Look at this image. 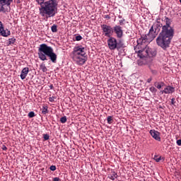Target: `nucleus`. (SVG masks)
Here are the masks:
<instances>
[{
    "mask_svg": "<svg viewBox=\"0 0 181 181\" xmlns=\"http://www.w3.org/2000/svg\"><path fill=\"white\" fill-rule=\"evenodd\" d=\"M110 179H111V180H115V179H117V173H113L110 177Z\"/></svg>",
    "mask_w": 181,
    "mask_h": 181,
    "instance_id": "nucleus-19",
    "label": "nucleus"
},
{
    "mask_svg": "<svg viewBox=\"0 0 181 181\" xmlns=\"http://www.w3.org/2000/svg\"><path fill=\"white\" fill-rule=\"evenodd\" d=\"M50 88H53V85H51V86H50Z\"/></svg>",
    "mask_w": 181,
    "mask_h": 181,
    "instance_id": "nucleus-35",
    "label": "nucleus"
},
{
    "mask_svg": "<svg viewBox=\"0 0 181 181\" xmlns=\"http://www.w3.org/2000/svg\"><path fill=\"white\" fill-rule=\"evenodd\" d=\"M71 57L76 64L82 65L86 63V48L83 46H78L74 48Z\"/></svg>",
    "mask_w": 181,
    "mask_h": 181,
    "instance_id": "nucleus-5",
    "label": "nucleus"
},
{
    "mask_svg": "<svg viewBox=\"0 0 181 181\" xmlns=\"http://www.w3.org/2000/svg\"><path fill=\"white\" fill-rule=\"evenodd\" d=\"M111 121H112V117H111V116L107 117L108 124H111Z\"/></svg>",
    "mask_w": 181,
    "mask_h": 181,
    "instance_id": "nucleus-24",
    "label": "nucleus"
},
{
    "mask_svg": "<svg viewBox=\"0 0 181 181\" xmlns=\"http://www.w3.org/2000/svg\"><path fill=\"white\" fill-rule=\"evenodd\" d=\"M159 30H160V24L156 23L151 26L147 35H143L137 40V45L134 47V50L140 59L156 56V51L149 48L148 45L158 36Z\"/></svg>",
    "mask_w": 181,
    "mask_h": 181,
    "instance_id": "nucleus-1",
    "label": "nucleus"
},
{
    "mask_svg": "<svg viewBox=\"0 0 181 181\" xmlns=\"http://www.w3.org/2000/svg\"><path fill=\"white\" fill-rule=\"evenodd\" d=\"M40 5V14L41 16L52 18L57 13V0H35Z\"/></svg>",
    "mask_w": 181,
    "mask_h": 181,
    "instance_id": "nucleus-3",
    "label": "nucleus"
},
{
    "mask_svg": "<svg viewBox=\"0 0 181 181\" xmlns=\"http://www.w3.org/2000/svg\"><path fill=\"white\" fill-rule=\"evenodd\" d=\"M16 40V39H15V37L10 38L8 40L9 45H13V43H15Z\"/></svg>",
    "mask_w": 181,
    "mask_h": 181,
    "instance_id": "nucleus-20",
    "label": "nucleus"
},
{
    "mask_svg": "<svg viewBox=\"0 0 181 181\" xmlns=\"http://www.w3.org/2000/svg\"><path fill=\"white\" fill-rule=\"evenodd\" d=\"M60 122L62 124H65V122H67V117L66 116L61 117Z\"/></svg>",
    "mask_w": 181,
    "mask_h": 181,
    "instance_id": "nucleus-17",
    "label": "nucleus"
},
{
    "mask_svg": "<svg viewBox=\"0 0 181 181\" xmlns=\"http://www.w3.org/2000/svg\"><path fill=\"white\" fill-rule=\"evenodd\" d=\"M177 145H178V146H181V139L177 141Z\"/></svg>",
    "mask_w": 181,
    "mask_h": 181,
    "instance_id": "nucleus-29",
    "label": "nucleus"
},
{
    "mask_svg": "<svg viewBox=\"0 0 181 181\" xmlns=\"http://www.w3.org/2000/svg\"><path fill=\"white\" fill-rule=\"evenodd\" d=\"M161 93L162 94H172V93H175V88L168 86Z\"/></svg>",
    "mask_w": 181,
    "mask_h": 181,
    "instance_id": "nucleus-11",
    "label": "nucleus"
},
{
    "mask_svg": "<svg viewBox=\"0 0 181 181\" xmlns=\"http://www.w3.org/2000/svg\"><path fill=\"white\" fill-rule=\"evenodd\" d=\"M154 160H156V162H160V160H162V156H155Z\"/></svg>",
    "mask_w": 181,
    "mask_h": 181,
    "instance_id": "nucleus-18",
    "label": "nucleus"
},
{
    "mask_svg": "<svg viewBox=\"0 0 181 181\" xmlns=\"http://www.w3.org/2000/svg\"><path fill=\"white\" fill-rule=\"evenodd\" d=\"M101 29L103 30V35L107 37L112 36V33H114V29L112 28V27L110 25L105 24L101 25Z\"/></svg>",
    "mask_w": 181,
    "mask_h": 181,
    "instance_id": "nucleus-6",
    "label": "nucleus"
},
{
    "mask_svg": "<svg viewBox=\"0 0 181 181\" xmlns=\"http://www.w3.org/2000/svg\"><path fill=\"white\" fill-rule=\"evenodd\" d=\"M50 170H56V167L54 165H51L50 166Z\"/></svg>",
    "mask_w": 181,
    "mask_h": 181,
    "instance_id": "nucleus-28",
    "label": "nucleus"
},
{
    "mask_svg": "<svg viewBox=\"0 0 181 181\" xmlns=\"http://www.w3.org/2000/svg\"><path fill=\"white\" fill-rule=\"evenodd\" d=\"M49 138V136L48 134H44V139L45 141H48Z\"/></svg>",
    "mask_w": 181,
    "mask_h": 181,
    "instance_id": "nucleus-25",
    "label": "nucleus"
},
{
    "mask_svg": "<svg viewBox=\"0 0 181 181\" xmlns=\"http://www.w3.org/2000/svg\"><path fill=\"white\" fill-rule=\"evenodd\" d=\"M0 34L1 36H4V37H6L11 35V31L8 30H4V26L2 25V22L0 21Z\"/></svg>",
    "mask_w": 181,
    "mask_h": 181,
    "instance_id": "nucleus-8",
    "label": "nucleus"
},
{
    "mask_svg": "<svg viewBox=\"0 0 181 181\" xmlns=\"http://www.w3.org/2000/svg\"><path fill=\"white\" fill-rule=\"evenodd\" d=\"M41 110H42V112L44 115H46V114H47V112H49V110H47V106H43Z\"/></svg>",
    "mask_w": 181,
    "mask_h": 181,
    "instance_id": "nucleus-15",
    "label": "nucleus"
},
{
    "mask_svg": "<svg viewBox=\"0 0 181 181\" xmlns=\"http://www.w3.org/2000/svg\"><path fill=\"white\" fill-rule=\"evenodd\" d=\"M49 101H50V103H53V101H54V96L49 97Z\"/></svg>",
    "mask_w": 181,
    "mask_h": 181,
    "instance_id": "nucleus-27",
    "label": "nucleus"
},
{
    "mask_svg": "<svg viewBox=\"0 0 181 181\" xmlns=\"http://www.w3.org/2000/svg\"><path fill=\"white\" fill-rule=\"evenodd\" d=\"M155 86L157 88L160 89L162 88V85H160L159 83H156Z\"/></svg>",
    "mask_w": 181,
    "mask_h": 181,
    "instance_id": "nucleus-23",
    "label": "nucleus"
},
{
    "mask_svg": "<svg viewBox=\"0 0 181 181\" xmlns=\"http://www.w3.org/2000/svg\"><path fill=\"white\" fill-rule=\"evenodd\" d=\"M164 22L166 25L162 27V30L156 39V43L158 46L162 47L164 50L169 47L172 39H173V35H175V30L170 27V19L168 17H165Z\"/></svg>",
    "mask_w": 181,
    "mask_h": 181,
    "instance_id": "nucleus-2",
    "label": "nucleus"
},
{
    "mask_svg": "<svg viewBox=\"0 0 181 181\" xmlns=\"http://www.w3.org/2000/svg\"><path fill=\"white\" fill-rule=\"evenodd\" d=\"M40 67L42 71H43V73H45V71H47V68H46V66L44 64H42Z\"/></svg>",
    "mask_w": 181,
    "mask_h": 181,
    "instance_id": "nucleus-14",
    "label": "nucleus"
},
{
    "mask_svg": "<svg viewBox=\"0 0 181 181\" xmlns=\"http://www.w3.org/2000/svg\"><path fill=\"white\" fill-rule=\"evenodd\" d=\"M28 73H29V68L28 67L23 68L21 74V80H25V78H26V76H28Z\"/></svg>",
    "mask_w": 181,
    "mask_h": 181,
    "instance_id": "nucleus-12",
    "label": "nucleus"
},
{
    "mask_svg": "<svg viewBox=\"0 0 181 181\" xmlns=\"http://www.w3.org/2000/svg\"><path fill=\"white\" fill-rule=\"evenodd\" d=\"M114 32L116 33L117 37H122V28L119 25H115L113 28Z\"/></svg>",
    "mask_w": 181,
    "mask_h": 181,
    "instance_id": "nucleus-10",
    "label": "nucleus"
},
{
    "mask_svg": "<svg viewBox=\"0 0 181 181\" xmlns=\"http://www.w3.org/2000/svg\"><path fill=\"white\" fill-rule=\"evenodd\" d=\"M150 91L151 93H156L157 90L155 87L152 86V87L150 88Z\"/></svg>",
    "mask_w": 181,
    "mask_h": 181,
    "instance_id": "nucleus-22",
    "label": "nucleus"
},
{
    "mask_svg": "<svg viewBox=\"0 0 181 181\" xmlns=\"http://www.w3.org/2000/svg\"><path fill=\"white\" fill-rule=\"evenodd\" d=\"M180 4H181V0H180Z\"/></svg>",
    "mask_w": 181,
    "mask_h": 181,
    "instance_id": "nucleus-36",
    "label": "nucleus"
},
{
    "mask_svg": "<svg viewBox=\"0 0 181 181\" xmlns=\"http://www.w3.org/2000/svg\"><path fill=\"white\" fill-rule=\"evenodd\" d=\"M81 39H83L82 37H81V35H77L76 37V40H81Z\"/></svg>",
    "mask_w": 181,
    "mask_h": 181,
    "instance_id": "nucleus-26",
    "label": "nucleus"
},
{
    "mask_svg": "<svg viewBox=\"0 0 181 181\" xmlns=\"http://www.w3.org/2000/svg\"><path fill=\"white\" fill-rule=\"evenodd\" d=\"M152 81V78H149L147 79V83H151Z\"/></svg>",
    "mask_w": 181,
    "mask_h": 181,
    "instance_id": "nucleus-32",
    "label": "nucleus"
},
{
    "mask_svg": "<svg viewBox=\"0 0 181 181\" xmlns=\"http://www.w3.org/2000/svg\"><path fill=\"white\" fill-rule=\"evenodd\" d=\"M150 134L151 136L156 139V141H158V142H160V134L159 132L156 130H151Z\"/></svg>",
    "mask_w": 181,
    "mask_h": 181,
    "instance_id": "nucleus-9",
    "label": "nucleus"
},
{
    "mask_svg": "<svg viewBox=\"0 0 181 181\" xmlns=\"http://www.w3.org/2000/svg\"><path fill=\"white\" fill-rule=\"evenodd\" d=\"M38 56L39 59L42 62L47 60L46 56L49 57V59L52 63H56V62H57V54L54 53L52 47L47 46L46 44H42L40 45L38 49Z\"/></svg>",
    "mask_w": 181,
    "mask_h": 181,
    "instance_id": "nucleus-4",
    "label": "nucleus"
},
{
    "mask_svg": "<svg viewBox=\"0 0 181 181\" xmlns=\"http://www.w3.org/2000/svg\"><path fill=\"white\" fill-rule=\"evenodd\" d=\"M28 117H29V118H33V117H35V112H30L28 113Z\"/></svg>",
    "mask_w": 181,
    "mask_h": 181,
    "instance_id": "nucleus-21",
    "label": "nucleus"
},
{
    "mask_svg": "<svg viewBox=\"0 0 181 181\" xmlns=\"http://www.w3.org/2000/svg\"><path fill=\"white\" fill-rule=\"evenodd\" d=\"M11 2H12V0H0V5L3 7L5 6V5H11Z\"/></svg>",
    "mask_w": 181,
    "mask_h": 181,
    "instance_id": "nucleus-13",
    "label": "nucleus"
},
{
    "mask_svg": "<svg viewBox=\"0 0 181 181\" xmlns=\"http://www.w3.org/2000/svg\"><path fill=\"white\" fill-rule=\"evenodd\" d=\"M151 73L152 74H154V75L158 74V71H156V70H151Z\"/></svg>",
    "mask_w": 181,
    "mask_h": 181,
    "instance_id": "nucleus-30",
    "label": "nucleus"
},
{
    "mask_svg": "<svg viewBox=\"0 0 181 181\" xmlns=\"http://www.w3.org/2000/svg\"><path fill=\"white\" fill-rule=\"evenodd\" d=\"M160 85L161 86V87H163V86H165V83L160 82Z\"/></svg>",
    "mask_w": 181,
    "mask_h": 181,
    "instance_id": "nucleus-34",
    "label": "nucleus"
},
{
    "mask_svg": "<svg viewBox=\"0 0 181 181\" xmlns=\"http://www.w3.org/2000/svg\"><path fill=\"white\" fill-rule=\"evenodd\" d=\"M53 181H60V178L59 177H54Z\"/></svg>",
    "mask_w": 181,
    "mask_h": 181,
    "instance_id": "nucleus-31",
    "label": "nucleus"
},
{
    "mask_svg": "<svg viewBox=\"0 0 181 181\" xmlns=\"http://www.w3.org/2000/svg\"><path fill=\"white\" fill-rule=\"evenodd\" d=\"M51 30H52V32H53V33H55L56 32H57V25H53L51 27Z\"/></svg>",
    "mask_w": 181,
    "mask_h": 181,
    "instance_id": "nucleus-16",
    "label": "nucleus"
},
{
    "mask_svg": "<svg viewBox=\"0 0 181 181\" xmlns=\"http://www.w3.org/2000/svg\"><path fill=\"white\" fill-rule=\"evenodd\" d=\"M107 45L110 50H115V49H117V40L114 37H110L107 40Z\"/></svg>",
    "mask_w": 181,
    "mask_h": 181,
    "instance_id": "nucleus-7",
    "label": "nucleus"
},
{
    "mask_svg": "<svg viewBox=\"0 0 181 181\" xmlns=\"http://www.w3.org/2000/svg\"><path fill=\"white\" fill-rule=\"evenodd\" d=\"M2 149H3V151H6V149H8V148H6V146H3Z\"/></svg>",
    "mask_w": 181,
    "mask_h": 181,
    "instance_id": "nucleus-33",
    "label": "nucleus"
}]
</instances>
